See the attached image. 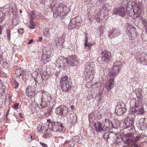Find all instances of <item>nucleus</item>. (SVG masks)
<instances>
[{
  "mask_svg": "<svg viewBox=\"0 0 147 147\" xmlns=\"http://www.w3.org/2000/svg\"><path fill=\"white\" fill-rule=\"evenodd\" d=\"M35 91L34 86H29L26 89V94L28 97L32 98L35 95Z\"/></svg>",
  "mask_w": 147,
  "mask_h": 147,
  "instance_id": "2eb2a0df",
  "label": "nucleus"
},
{
  "mask_svg": "<svg viewBox=\"0 0 147 147\" xmlns=\"http://www.w3.org/2000/svg\"><path fill=\"white\" fill-rule=\"evenodd\" d=\"M141 62V63H143L142 62Z\"/></svg>",
  "mask_w": 147,
  "mask_h": 147,
  "instance_id": "774afa93",
  "label": "nucleus"
},
{
  "mask_svg": "<svg viewBox=\"0 0 147 147\" xmlns=\"http://www.w3.org/2000/svg\"><path fill=\"white\" fill-rule=\"evenodd\" d=\"M92 72L90 70L89 68H86L85 69L84 71V74L86 78L90 77L92 74Z\"/></svg>",
  "mask_w": 147,
  "mask_h": 147,
  "instance_id": "5701e85b",
  "label": "nucleus"
},
{
  "mask_svg": "<svg viewBox=\"0 0 147 147\" xmlns=\"http://www.w3.org/2000/svg\"><path fill=\"white\" fill-rule=\"evenodd\" d=\"M105 7H109V8L107 9V10H109L110 9L111 7L109 6V4H106L105 5Z\"/></svg>",
  "mask_w": 147,
  "mask_h": 147,
  "instance_id": "a18cd8bd",
  "label": "nucleus"
},
{
  "mask_svg": "<svg viewBox=\"0 0 147 147\" xmlns=\"http://www.w3.org/2000/svg\"><path fill=\"white\" fill-rule=\"evenodd\" d=\"M42 127H41L39 128V127L38 128V131L40 133H41L43 131V130H42Z\"/></svg>",
  "mask_w": 147,
  "mask_h": 147,
  "instance_id": "a19ab883",
  "label": "nucleus"
},
{
  "mask_svg": "<svg viewBox=\"0 0 147 147\" xmlns=\"http://www.w3.org/2000/svg\"><path fill=\"white\" fill-rule=\"evenodd\" d=\"M142 60L143 61H145V58H142Z\"/></svg>",
  "mask_w": 147,
  "mask_h": 147,
  "instance_id": "4d7b16f0",
  "label": "nucleus"
},
{
  "mask_svg": "<svg viewBox=\"0 0 147 147\" xmlns=\"http://www.w3.org/2000/svg\"><path fill=\"white\" fill-rule=\"evenodd\" d=\"M35 82H36V81H35Z\"/></svg>",
  "mask_w": 147,
  "mask_h": 147,
  "instance_id": "69168bd1",
  "label": "nucleus"
},
{
  "mask_svg": "<svg viewBox=\"0 0 147 147\" xmlns=\"http://www.w3.org/2000/svg\"><path fill=\"white\" fill-rule=\"evenodd\" d=\"M99 1H100L101 3H102L103 1H104V0H99Z\"/></svg>",
  "mask_w": 147,
  "mask_h": 147,
  "instance_id": "864d4df0",
  "label": "nucleus"
},
{
  "mask_svg": "<svg viewBox=\"0 0 147 147\" xmlns=\"http://www.w3.org/2000/svg\"><path fill=\"white\" fill-rule=\"evenodd\" d=\"M116 32H117V31L115 30V29L114 28H113L110 31L109 33L108 36L109 37L111 38V35L113 34H115Z\"/></svg>",
  "mask_w": 147,
  "mask_h": 147,
  "instance_id": "2f4dec72",
  "label": "nucleus"
},
{
  "mask_svg": "<svg viewBox=\"0 0 147 147\" xmlns=\"http://www.w3.org/2000/svg\"><path fill=\"white\" fill-rule=\"evenodd\" d=\"M3 28V26L0 25V34L2 32Z\"/></svg>",
  "mask_w": 147,
  "mask_h": 147,
  "instance_id": "8fccbe9b",
  "label": "nucleus"
},
{
  "mask_svg": "<svg viewBox=\"0 0 147 147\" xmlns=\"http://www.w3.org/2000/svg\"><path fill=\"white\" fill-rule=\"evenodd\" d=\"M15 74L17 77L22 76L24 74V71L22 69L20 68L16 70Z\"/></svg>",
  "mask_w": 147,
  "mask_h": 147,
  "instance_id": "4be33fe9",
  "label": "nucleus"
},
{
  "mask_svg": "<svg viewBox=\"0 0 147 147\" xmlns=\"http://www.w3.org/2000/svg\"><path fill=\"white\" fill-rule=\"evenodd\" d=\"M50 51L46 50H43L42 55L41 61L43 63H46L51 61V55H49Z\"/></svg>",
  "mask_w": 147,
  "mask_h": 147,
  "instance_id": "ddd939ff",
  "label": "nucleus"
},
{
  "mask_svg": "<svg viewBox=\"0 0 147 147\" xmlns=\"http://www.w3.org/2000/svg\"><path fill=\"white\" fill-rule=\"evenodd\" d=\"M138 141V136H136V139L134 140L133 143V146L134 147H138L137 143Z\"/></svg>",
  "mask_w": 147,
  "mask_h": 147,
  "instance_id": "473e14b6",
  "label": "nucleus"
},
{
  "mask_svg": "<svg viewBox=\"0 0 147 147\" xmlns=\"http://www.w3.org/2000/svg\"><path fill=\"white\" fill-rule=\"evenodd\" d=\"M7 38L8 40H10L11 37V31L10 30L7 29Z\"/></svg>",
  "mask_w": 147,
  "mask_h": 147,
  "instance_id": "72a5a7b5",
  "label": "nucleus"
},
{
  "mask_svg": "<svg viewBox=\"0 0 147 147\" xmlns=\"http://www.w3.org/2000/svg\"><path fill=\"white\" fill-rule=\"evenodd\" d=\"M42 38H40V40H39L40 41H41V40H42Z\"/></svg>",
  "mask_w": 147,
  "mask_h": 147,
  "instance_id": "680f3d73",
  "label": "nucleus"
},
{
  "mask_svg": "<svg viewBox=\"0 0 147 147\" xmlns=\"http://www.w3.org/2000/svg\"><path fill=\"white\" fill-rule=\"evenodd\" d=\"M99 29H100V30H101V29H102V27L101 26H100L99 27Z\"/></svg>",
  "mask_w": 147,
  "mask_h": 147,
  "instance_id": "13d9d810",
  "label": "nucleus"
},
{
  "mask_svg": "<svg viewBox=\"0 0 147 147\" xmlns=\"http://www.w3.org/2000/svg\"><path fill=\"white\" fill-rule=\"evenodd\" d=\"M96 16H95V18H96V19L97 21H98L99 20V17L96 18Z\"/></svg>",
  "mask_w": 147,
  "mask_h": 147,
  "instance_id": "3c124183",
  "label": "nucleus"
},
{
  "mask_svg": "<svg viewBox=\"0 0 147 147\" xmlns=\"http://www.w3.org/2000/svg\"><path fill=\"white\" fill-rule=\"evenodd\" d=\"M105 136H106L105 134L104 136H103V137L104 138H106L105 137ZM107 138H106L107 139Z\"/></svg>",
  "mask_w": 147,
  "mask_h": 147,
  "instance_id": "5fc2aeb1",
  "label": "nucleus"
},
{
  "mask_svg": "<svg viewBox=\"0 0 147 147\" xmlns=\"http://www.w3.org/2000/svg\"><path fill=\"white\" fill-rule=\"evenodd\" d=\"M18 33L22 34L23 33V30L22 28H20L18 30Z\"/></svg>",
  "mask_w": 147,
  "mask_h": 147,
  "instance_id": "37998d69",
  "label": "nucleus"
},
{
  "mask_svg": "<svg viewBox=\"0 0 147 147\" xmlns=\"http://www.w3.org/2000/svg\"><path fill=\"white\" fill-rule=\"evenodd\" d=\"M49 74L45 71L43 72L42 75V80H47L49 78Z\"/></svg>",
  "mask_w": 147,
  "mask_h": 147,
  "instance_id": "bb28decb",
  "label": "nucleus"
},
{
  "mask_svg": "<svg viewBox=\"0 0 147 147\" xmlns=\"http://www.w3.org/2000/svg\"><path fill=\"white\" fill-rule=\"evenodd\" d=\"M69 61L68 64L72 66H76L78 64L77 57L76 55L70 56L69 58Z\"/></svg>",
  "mask_w": 147,
  "mask_h": 147,
  "instance_id": "f3484780",
  "label": "nucleus"
},
{
  "mask_svg": "<svg viewBox=\"0 0 147 147\" xmlns=\"http://www.w3.org/2000/svg\"><path fill=\"white\" fill-rule=\"evenodd\" d=\"M73 106H71V109H73Z\"/></svg>",
  "mask_w": 147,
  "mask_h": 147,
  "instance_id": "052dcab7",
  "label": "nucleus"
},
{
  "mask_svg": "<svg viewBox=\"0 0 147 147\" xmlns=\"http://www.w3.org/2000/svg\"><path fill=\"white\" fill-rule=\"evenodd\" d=\"M114 80V78L113 77L106 82L105 87L107 91H110L111 90L113 86Z\"/></svg>",
  "mask_w": 147,
  "mask_h": 147,
  "instance_id": "a211bd4d",
  "label": "nucleus"
},
{
  "mask_svg": "<svg viewBox=\"0 0 147 147\" xmlns=\"http://www.w3.org/2000/svg\"><path fill=\"white\" fill-rule=\"evenodd\" d=\"M14 84H15V88H16L18 86H19V83H18V82L16 80L14 81Z\"/></svg>",
  "mask_w": 147,
  "mask_h": 147,
  "instance_id": "79ce46f5",
  "label": "nucleus"
},
{
  "mask_svg": "<svg viewBox=\"0 0 147 147\" xmlns=\"http://www.w3.org/2000/svg\"><path fill=\"white\" fill-rule=\"evenodd\" d=\"M132 2L129 1L127 2L126 6V9L127 11V13L129 16L132 18L133 19H135L138 17V9H133L132 12Z\"/></svg>",
  "mask_w": 147,
  "mask_h": 147,
  "instance_id": "39448f33",
  "label": "nucleus"
},
{
  "mask_svg": "<svg viewBox=\"0 0 147 147\" xmlns=\"http://www.w3.org/2000/svg\"><path fill=\"white\" fill-rule=\"evenodd\" d=\"M141 127L142 129V128L144 129H145L147 128V119H145V121H144L142 124Z\"/></svg>",
  "mask_w": 147,
  "mask_h": 147,
  "instance_id": "c756f323",
  "label": "nucleus"
},
{
  "mask_svg": "<svg viewBox=\"0 0 147 147\" xmlns=\"http://www.w3.org/2000/svg\"><path fill=\"white\" fill-rule=\"evenodd\" d=\"M92 45L88 42V38L86 36L85 39V43L84 46L85 47H87L88 49H90V46Z\"/></svg>",
  "mask_w": 147,
  "mask_h": 147,
  "instance_id": "393cba45",
  "label": "nucleus"
},
{
  "mask_svg": "<svg viewBox=\"0 0 147 147\" xmlns=\"http://www.w3.org/2000/svg\"><path fill=\"white\" fill-rule=\"evenodd\" d=\"M134 120L133 117L130 115L127 116L125 119L124 122L123 123L124 127L125 129H128L129 131L132 130L133 129Z\"/></svg>",
  "mask_w": 147,
  "mask_h": 147,
  "instance_id": "1a4fd4ad",
  "label": "nucleus"
},
{
  "mask_svg": "<svg viewBox=\"0 0 147 147\" xmlns=\"http://www.w3.org/2000/svg\"><path fill=\"white\" fill-rule=\"evenodd\" d=\"M145 119L144 118H141L139 120V126H141V125H142V124L144 122V121H145Z\"/></svg>",
  "mask_w": 147,
  "mask_h": 147,
  "instance_id": "e433bc0d",
  "label": "nucleus"
},
{
  "mask_svg": "<svg viewBox=\"0 0 147 147\" xmlns=\"http://www.w3.org/2000/svg\"><path fill=\"white\" fill-rule=\"evenodd\" d=\"M53 41V43L55 46H59L63 45L62 39L60 37H55Z\"/></svg>",
  "mask_w": 147,
  "mask_h": 147,
  "instance_id": "aec40b11",
  "label": "nucleus"
},
{
  "mask_svg": "<svg viewBox=\"0 0 147 147\" xmlns=\"http://www.w3.org/2000/svg\"><path fill=\"white\" fill-rule=\"evenodd\" d=\"M53 32V28L45 27L43 29V34L46 37L49 38L51 36V34Z\"/></svg>",
  "mask_w": 147,
  "mask_h": 147,
  "instance_id": "6ab92c4d",
  "label": "nucleus"
},
{
  "mask_svg": "<svg viewBox=\"0 0 147 147\" xmlns=\"http://www.w3.org/2000/svg\"><path fill=\"white\" fill-rule=\"evenodd\" d=\"M138 105L136 102H135V105L131 109H130V113L131 115L135 116L138 115Z\"/></svg>",
  "mask_w": 147,
  "mask_h": 147,
  "instance_id": "412c9836",
  "label": "nucleus"
},
{
  "mask_svg": "<svg viewBox=\"0 0 147 147\" xmlns=\"http://www.w3.org/2000/svg\"><path fill=\"white\" fill-rule=\"evenodd\" d=\"M19 105V104L18 103H16L14 105L13 107V108L16 110L18 109Z\"/></svg>",
  "mask_w": 147,
  "mask_h": 147,
  "instance_id": "ea45409f",
  "label": "nucleus"
},
{
  "mask_svg": "<svg viewBox=\"0 0 147 147\" xmlns=\"http://www.w3.org/2000/svg\"><path fill=\"white\" fill-rule=\"evenodd\" d=\"M30 25L29 26V27L30 28L34 29L35 28V26L34 24V22L32 20L30 21Z\"/></svg>",
  "mask_w": 147,
  "mask_h": 147,
  "instance_id": "c9c22d12",
  "label": "nucleus"
},
{
  "mask_svg": "<svg viewBox=\"0 0 147 147\" xmlns=\"http://www.w3.org/2000/svg\"><path fill=\"white\" fill-rule=\"evenodd\" d=\"M19 115H20V116L21 117H22V115L20 113H19Z\"/></svg>",
  "mask_w": 147,
  "mask_h": 147,
  "instance_id": "bf43d9fd",
  "label": "nucleus"
},
{
  "mask_svg": "<svg viewBox=\"0 0 147 147\" xmlns=\"http://www.w3.org/2000/svg\"><path fill=\"white\" fill-rule=\"evenodd\" d=\"M126 32L128 35L129 39L134 40L137 36L136 32V29L130 23H127L126 24Z\"/></svg>",
  "mask_w": 147,
  "mask_h": 147,
  "instance_id": "7ed1b4c3",
  "label": "nucleus"
},
{
  "mask_svg": "<svg viewBox=\"0 0 147 147\" xmlns=\"http://www.w3.org/2000/svg\"><path fill=\"white\" fill-rule=\"evenodd\" d=\"M66 9H67L68 10L69 8L68 7L67 8L66 7L64 6L63 4L60 3L58 4L57 9L55 10L53 12L54 18H57L58 16H60L61 11H62L65 13L66 12H67L68 11H65Z\"/></svg>",
  "mask_w": 147,
  "mask_h": 147,
  "instance_id": "9d476101",
  "label": "nucleus"
},
{
  "mask_svg": "<svg viewBox=\"0 0 147 147\" xmlns=\"http://www.w3.org/2000/svg\"><path fill=\"white\" fill-rule=\"evenodd\" d=\"M68 64V59L66 58L61 57L57 60L56 66L59 67L60 69L62 70Z\"/></svg>",
  "mask_w": 147,
  "mask_h": 147,
  "instance_id": "f8f14e48",
  "label": "nucleus"
},
{
  "mask_svg": "<svg viewBox=\"0 0 147 147\" xmlns=\"http://www.w3.org/2000/svg\"><path fill=\"white\" fill-rule=\"evenodd\" d=\"M2 90H3V92H4V90L3 89H2Z\"/></svg>",
  "mask_w": 147,
  "mask_h": 147,
  "instance_id": "0e129e2a",
  "label": "nucleus"
},
{
  "mask_svg": "<svg viewBox=\"0 0 147 147\" xmlns=\"http://www.w3.org/2000/svg\"><path fill=\"white\" fill-rule=\"evenodd\" d=\"M144 112V109L143 108H142L140 109L138 111V114H140L141 115Z\"/></svg>",
  "mask_w": 147,
  "mask_h": 147,
  "instance_id": "4c0bfd02",
  "label": "nucleus"
},
{
  "mask_svg": "<svg viewBox=\"0 0 147 147\" xmlns=\"http://www.w3.org/2000/svg\"><path fill=\"white\" fill-rule=\"evenodd\" d=\"M41 94H42H42L43 93H47V92H45L44 90H42L41 92Z\"/></svg>",
  "mask_w": 147,
  "mask_h": 147,
  "instance_id": "603ef678",
  "label": "nucleus"
},
{
  "mask_svg": "<svg viewBox=\"0 0 147 147\" xmlns=\"http://www.w3.org/2000/svg\"><path fill=\"white\" fill-rule=\"evenodd\" d=\"M52 99L50 94L48 93H43L41 98V102L40 105L43 108L45 107L50 104Z\"/></svg>",
  "mask_w": 147,
  "mask_h": 147,
  "instance_id": "423d86ee",
  "label": "nucleus"
},
{
  "mask_svg": "<svg viewBox=\"0 0 147 147\" xmlns=\"http://www.w3.org/2000/svg\"><path fill=\"white\" fill-rule=\"evenodd\" d=\"M18 22L16 21V20H13L12 22V24L13 25V27L15 26L18 24Z\"/></svg>",
  "mask_w": 147,
  "mask_h": 147,
  "instance_id": "58836bf2",
  "label": "nucleus"
},
{
  "mask_svg": "<svg viewBox=\"0 0 147 147\" xmlns=\"http://www.w3.org/2000/svg\"><path fill=\"white\" fill-rule=\"evenodd\" d=\"M60 86L63 91L69 92L71 89V82L68 76H65L61 78L60 80Z\"/></svg>",
  "mask_w": 147,
  "mask_h": 147,
  "instance_id": "f03ea898",
  "label": "nucleus"
},
{
  "mask_svg": "<svg viewBox=\"0 0 147 147\" xmlns=\"http://www.w3.org/2000/svg\"><path fill=\"white\" fill-rule=\"evenodd\" d=\"M20 12L21 13H22V10H21V9H20Z\"/></svg>",
  "mask_w": 147,
  "mask_h": 147,
  "instance_id": "e2e57ef3",
  "label": "nucleus"
},
{
  "mask_svg": "<svg viewBox=\"0 0 147 147\" xmlns=\"http://www.w3.org/2000/svg\"><path fill=\"white\" fill-rule=\"evenodd\" d=\"M35 82H36V81H35Z\"/></svg>",
  "mask_w": 147,
  "mask_h": 147,
  "instance_id": "338daca9",
  "label": "nucleus"
},
{
  "mask_svg": "<svg viewBox=\"0 0 147 147\" xmlns=\"http://www.w3.org/2000/svg\"><path fill=\"white\" fill-rule=\"evenodd\" d=\"M121 65V63L119 61H116L114 63L113 66L109 72V75L110 77H113L119 73Z\"/></svg>",
  "mask_w": 147,
  "mask_h": 147,
  "instance_id": "6e6552de",
  "label": "nucleus"
},
{
  "mask_svg": "<svg viewBox=\"0 0 147 147\" xmlns=\"http://www.w3.org/2000/svg\"><path fill=\"white\" fill-rule=\"evenodd\" d=\"M47 121H49V122H51V119H49L47 120Z\"/></svg>",
  "mask_w": 147,
  "mask_h": 147,
  "instance_id": "6e6d98bb",
  "label": "nucleus"
},
{
  "mask_svg": "<svg viewBox=\"0 0 147 147\" xmlns=\"http://www.w3.org/2000/svg\"><path fill=\"white\" fill-rule=\"evenodd\" d=\"M127 109L123 108L120 105H117L115 107V112L117 115L121 116L125 113Z\"/></svg>",
  "mask_w": 147,
  "mask_h": 147,
  "instance_id": "dca6fc26",
  "label": "nucleus"
},
{
  "mask_svg": "<svg viewBox=\"0 0 147 147\" xmlns=\"http://www.w3.org/2000/svg\"><path fill=\"white\" fill-rule=\"evenodd\" d=\"M46 0H40V3L42 4H44L45 1Z\"/></svg>",
  "mask_w": 147,
  "mask_h": 147,
  "instance_id": "09e8293b",
  "label": "nucleus"
},
{
  "mask_svg": "<svg viewBox=\"0 0 147 147\" xmlns=\"http://www.w3.org/2000/svg\"><path fill=\"white\" fill-rule=\"evenodd\" d=\"M142 24L145 27L146 32L147 33V19L143 20L142 21Z\"/></svg>",
  "mask_w": 147,
  "mask_h": 147,
  "instance_id": "f704fd0d",
  "label": "nucleus"
},
{
  "mask_svg": "<svg viewBox=\"0 0 147 147\" xmlns=\"http://www.w3.org/2000/svg\"><path fill=\"white\" fill-rule=\"evenodd\" d=\"M9 7L11 9V12L13 13L14 12H16L17 11L16 5L14 3H11L9 5Z\"/></svg>",
  "mask_w": 147,
  "mask_h": 147,
  "instance_id": "b1692460",
  "label": "nucleus"
},
{
  "mask_svg": "<svg viewBox=\"0 0 147 147\" xmlns=\"http://www.w3.org/2000/svg\"><path fill=\"white\" fill-rule=\"evenodd\" d=\"M48 128L51 131L54 132H63L64 128L62 123L59 122H54L49 124Z\"/></svg>",
  "mask_w": 147,
  "mask_h": 147,
  "instance_id": "20e7f679",
  "label": "nucleus"
},
{
  "mask_svg": "<svg viewBox=\"0 0 147 147\" xmlns=\"http://www.w3.org/2000/svg\"><path fill=\"white\" fill-rule=\"evenodd\" d=\"M32 136L30 135H27L26 137V140L28 142H31L33 140L32 139Z\"/></svg>",
  "mask_w": 147,
  "mask_h": 147,
  "instance_id": "7c9ffc66",
  "label": "nucleus"
},
{
  "mask_svg": "<svg viewBox=\"0 0 147 147\" xmlns=\"http://www.w3.org/2000/svg\"><path fill=\"white\" fill-rule=\"evenodd\" d=\"M77 18H74L72 19L71 21H70V23H69V25H71L72 24V25H74V26H73L74 27H76V25L77 24Z\"/></svg>",
  "mask_w": 147,
  "mask_h": 147,
  "instance_id": "cd10ccee",
  "label": "nucleus"
},
{
  "mask_svg": "<svg viewBox=\"0 0 147 147\" xmlns=\"http://www.w3.org/2000/svg\"><path fill=\"white\" fill-rule=\"evenodd\" d=\"M70 109L64 105H61L56 108L55 113L61 117H65L68 113Z\"/></svg>",
  "mask_w": 147,
  "mask_h": 147,
  "instance_id": "0eeeda50",
  "label": "nucleus"
},
{
  "mask_svg": "<svg viewBox=\"0 0 147 147\" xmlns=\"http://www.w3.org/2000/svg\"><path fill=\"white\" fill-rule=\"evenodd\" d=\"M101 56V61L106 63L109 62L112 58L111 53L105 50H102Z\"/></svg>",
  "mask_w": 147,
  "mask_h": 147,
  "instance_id": "9b49d317",
  "label": "nucleus"
},
{
  "mask_svg": "<svg viewBox=\"0 0 147 147\" xmlns=\"http://www.w3.org/2000/svg\"><path fill=\"white\" fill-rule=\"evenodd\" d=\"M94 126L96 131L100 133L109 131L114 128L112 122L108 119H105L102 122L97 121L94 123Z\"/></svg>",
  "mask_w": 147,
  "mask_h": 147,
  "instance_id": "f257e3e1",
  "label": "nucleus"
},
{
  "mask_svg": "<svg viewBox=\"0 0 147 147\" xmlns=\"http://www.w3.org/2000/svg\"><path fill=\"white\" fill-rule=\"evenodd\" d=\"M113 12L114 14L118 15L122 17L125 14V9L122 6L115 8Z\"/></svg>",
  "mask_w": 147,
  "mask_h": 147,
  "instance_id": "4468645a",
  "label": "nucleus"
},
{
  "mask_svg": "<svg viewBox=\"0 0 147 147\" xmlns=\"http://www.w3.org/2000/svg\"><path fill=\"white\" fill-rule=\"evenodd\" d=\"M5 18V14L0 11V24H2Z\"/></svg>",
  "mask_w": 147,
  "mask_h": 147,
  "instance_id": "a878e982",
  "label": "nucleus"
},
{
  "mask_svg": "<svg viewBox=\"0 0 147 147\" xmlns=\"http://www.w3.org/2000/svg\"><path fill=\"white\" fill-rule=\"evenodd\" d=\"M33 42V40L32 39H31L30 40H29L28 42V44L29 45H30Z\"/></svg>",
  "mask_w": 147,
  "mask_h": 147,
  "instance_id": "de8ad7c7",
  "label": "nucleus"
},
{
  "mask_svg": "<svg viewBox=\"0 0 147 147\" xmlns=\"http://www.w3.org/2000/svg\"><path fill=\"white\" fill-rule=\"evenodd\" d=\"M40 144L43 147H47V145L45 143H44L42 142H40Z\"/></svg>",
  "mask_w": 147,
  "mask_h": 147,
  "instance_id": "c03bdc74",
  "label": "nucleus"
},
{
  "mask_svg": "<svg viewBox=\"0 0 147 147\" xmlns=\"http://www.w3.org/2000/svg\"><path fill=\"white\" fill-rule=\"evenodd\" d=\"M101 117V115L100 114H99L97 115V119H100V118Z\"/></svg>",
  "mask_w": 147,
  "mask_h": 147,
  "instance_id": "49530a36",
  "label": "nucleus"
},
{
  "mask_svg": "<svg viewBox=\"0 0 147 147\" xmlns=\"http://www.w3.org/2000/svg\"><path fill=\"white\" fill-rule=\"evenodd\" d=\"M30 17L31 20H32L35 18H37V15L36 14L34 11H32L31 14L30 15ZM37 18L38 19H40V18Z\"/></svg>",
  "mask_w": 147,
  "mask_h": 147,
  "instance_id": "c85d7f7f",
  "label": "nucleus"
}]
</instances>
